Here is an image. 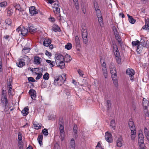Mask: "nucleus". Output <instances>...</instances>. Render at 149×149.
I'll return each mask as SVG.
<instances>
[{
  "label": "nucleus",
  "mask_w": 149,
  "mask_h": 149,
  "mask_svg": "<svg viewBox=\"0 0 149 149\" xmlns=\"http://www.w3.org/2000/svg\"><path fill=\"white\" fill-rule=\"evenodd\" d=\"M29 110V109L28 107H26L22 110L21 112L24 116H25L28 114Z\"/></svg>",
  "instance_id": "24"
},
{
  "label": "nucleus",
  "mask_w": 149,
  "mask_h": 149,
  "mask_svg": "<svg viewBox=\"0 0 149 149\" xmlns=\"http://www.w3.org/2000/svg\"><path fill=\"white\" fill-rule=\"evenodd\" d=\"M29 31L31 33H34L36 32V29L32 25H29Z\"/></svg>",
  "instance_id": "30"
},
{
  "label": "nucleus",
  "mask_w": 149,
  "mask_h": 149,
  "mask_svg": "<svg viewBox=\"0 0 149 149\" xmlns=\"http://www.w3.org/2000/svg\"><path fill=\"white\" fill-rule=\"evenodd\" d=\"M72 47V44L70 43H68L65 46V48L68 50L70 49Z\"/></svg>",
  "instance_id": "38"
},
{
  "label": "nucleus",
  "mask_w": 149,
  "mask_h": 149,
  "mask_svg": "<svg viewBox=\"0 0 149 149\" xmlns=\"http://www.w3.org/2000/svg\"><path fill=\"white\" fill-rule=\"evenodd\" d=\"M5 23L8 25L11 24L12 21L11 19L9 18L5 20Z\"/></svg>",
  "instance_id": "50"
},
{
  "label": "nucleus",
  "mask_w": 149,
  "mask_h": 149,
  "mask_svg": "<svg viewBox=\"0 0 149 149\" xmlns=\"http://www.w3.org/2000/svg\"><path fill=\"white\" fill-rule=\"evenodd\" d=\"M33 124L36 129L38 130L41 128V124L38 123L36 121H34L33 123Z\"/></svg>",
  "instance_id": "27"
},
{
  "label": "nucleus",
  "mask_w": 149,
  "mask_h": 149,
  "mask_svg": "<svg viewBox=\"0 0 149 149\" xmlns=\"http://www.w3.org/2000/svg\"><path fill=\"white\" fill-rule=\"evenodd\" d=\"M145 25L143 27V28L145 30H149V20L148 19H145Z\"/></svg>",
  "instance_id": "16"
},
{
  "label": "nucleus",
  "mask_w": 149,
  "mask_h": 149,
  "mask_svg": "<svg viewBox=\"0 0 149 149\" xmlns=\"http://www.w3.org/2000/svg\"><path fill=\"white\" fill-rule=\"evenodd\" d=\"M42 132L44 135L46 136L48 135L49 134L47 129L46 128H45L43 130H42Z\"/></svg>",
  "instance_id": "51"
},
{
  "label": "nucleus",
  "mask_w": 149,
  "mask_h": 149,
  "mask_svg": "<svg viewBox=\"0 0 149 149\" xmlns=\"http://www.w3.org/2000/svg\"><path fill=\"white\" fill-rule=\"evenodd\" d=\"M7 5V3L6 2L3 1L0 3V7H5Z\"/></svg>",
  "instance_id": "52"
},
{
  "label": "nucleus",
  "mask_w": 149,
  "mask_h": 149,
  "mask_svg": "<svg viewBox=\"0 0 149 149\" xmlns=\"http://www.w3.org/2000/svg\"><path fill=\"white\" fill-rule=\"evenodd\" d=\"M64 61H61L58 64H56L58 67H59L61 68H63L65 67V63Z\"/></svg>",
  "instance_id": "35"
},
{
  "label": "nucleus",
  "mask_w": 149,
  "mask_h": 149,
  "mask_svg": "<svg viewBox=\"0 0 149 149\" xmlns=\"http://www.w3.org/2000/svg\"><path fill=\"white\" fill-rule=\"evenodd\" d=\"M131 131V135L132 134H136V129L135 128H133L132 129H130Z\"/></svg>",
  "instance_id": "61"
},
{
  "label": "nucleus",
  "mask_w": 149,
  "mask_h": 149,
  "mask_svg": "<svg viewBox=\"0 0 149 149\" xmlns=\"http://www.w3.org/2000/svg\"><path fill=\"white\" fill-rule=\"evenodd\" d=\"M111 77L114 85L116 86H117L118 84L117 76L113 75V76Z\"/></svg>",
  "instance_id": "25"
},
{
  "label": "nucleus",
  "mask_w": 149,
  "mask_h": 149,
  "mask_svg": "<svg viewBox=\"0 0 149 149\" xmlns=\"http://www.w3.org/2000/svg\"><path fill=\"white\" fill-rule=\"evenodd\" d=\"M110 69L111 77L113 75H117L116 70L113 65L111 64L110 65Z\"/></svg>",
  "instance_id": "12"
},
{
  "label": "nucleus",
  "mask_w": 149,
  "mask_h": 149,
  "mask_svg": "<svg viewBox=\"0 0 149 149\" xmlns=\"http://www.w3.org/2000/svg\"><path fill=\"white\" fill-rule=\"evenodd\" d=\"M126 73L127 74L130 76L131 79H133V76L134 74V71L132 69H128L126 70Z\"/></svg>",
  "instance_id": "11"
},
{
  "label": "nucleus",
  "mask_w": 149,
  "mask_h": 149,
  "mask_svg": "<svg viewBox=\"0 0 149 149\" xmlns=\"http://www.w3.org/2000/svg\"><path fill=\"white\" fill-rule=\"evenodd\" d=\"M141 131H139L138 136V144L139 146H145L144 143V139L143 134L141 133Z\"/></svg>",
  "instance_id": "5"
},
{
  "label": "nucleus",
  "mask_w": 149,
  "mask_h": 149,
  "mask_svg": "<svg viewBox=\"0 0 149 149\" xmlns=\"http://www.w3.org/2000/svg\"><path fill=\"white\" fill-rule=\"evenodd\" d=\"M116 39L118 41V42L120 44H122L121 39L119 36V34L117 35H115Z\"/></svg>",
  "instance_id": "37"
},
{
  "label": "nucleus",
  "mask_w": 149,
  "mask_h": 149,
  "mask_svg": "<svg viewBox=\"0 0 149 149\" xmlns=\"http://www.w3.org/2000/svg\"><path fill=\"white\" fill-rule=\"evenodd\" d=\"M43 78L45 80H48L49 78V74L47 72H46L43 76Z\"/></svg>",
  "instance_id": "46"
},
{
  "label": "nucleus",
  "mask_w": 149,
  "mask_h": 149,
  "mask_svg": "<svg viewBox=\"0 0 149 149\" xmlns=\"http://www.w3.org/2000/svg\"><path fill=\"white\" fill-rule=\"evenodd\" d=\"M43 139V136L42 135H38V141L40 146L42 145V140Z\"/></svg>",
  "instance_id": "31"
},
{
  "label": "nucleus",
  "mask_w": 149,
  "mask_h": 149,
  "mask_svg": "<svg viewBox=\"0 0 149 149\" xmlns=\"http://www.w3.org/2000/svg\"><path fill=\"white\" fill-rule=\"evenodd\" d=\"M136 41H133L132 42V44L133 46H138L139 45V41L137 40H136Z\"/></svg>",
  "instance_id": "47"
},
{
  "label": "nucleus",
  "mask_w": 149,
  "mask_h": 149,
  "mask_svg": "<svg viewBox=\"0 0 149 149\" xmlns=\"http://www.w3.org/2000/svg\"><path fill=\"white\" fill-rule=\"evenodd\" d=\"M105 138L107 141L109 143H111L112 142V135L111 133H109L108 132H106Z\"/></svg>",
  "instance_id": "10"
},
{
  "label": "nucleus",
  "mask_w": 149,
  "mask_h": 149,
  "mask_svg": "<svg viewBox=\"0 0 149 149\" xmlns=\"http://www.w3.org/2000/svg\"><path fill=\"white\" fill-rule=\"evenodd\" d=\"M81 31L83 42L85 44H86L88 41L87 31L86 29H84L83 31L82 30Z\"/></svg>",
  "instance_id": "8"
},
{
  "label": "nucleus",
  "mask_w": 149,
  "mask_h": 149,
  "mask_svg": "<svg viewBox=\"0 0 149 149\" xmlns=\"http://www.w3.org/2000/svg\"><path fill=\"white\" fill-rule=\"evenodd\" d=\"M64 61L66 62H68L71 60V58L70 56L68 54H66L65 57H64Z\"/></svg>",
  "instance_id": "34"
},
{
  "label": "nucleus",
  "mask_w": 149,
  "mask_h": 149,
  "mask_svg": "<svg viewBox=\"0 0 149 149\" xmlns=\"http://www.w3.org/2000/svg\"><path fill=\"white\" fill-rule=\"evenodd\" d=\"M51 43V40L49 38H45L43 41V45L46 47L49 46Z\"/></svg>",
  "instance_id": "17"
},
{
  "label": "nucleus",
  "mask_w": 149,
  "mask_h": 149,
  "mask_svg": "<svg viewBox=\"0 0 149 149\" xmlns=\"http://www.w3.org/2000/svg\"><path fill=\"white\" fill-rule=\"evenodd\" d=\"M94 7L95 11L99 9V7L96 3H94Z\"/></svg>",
  "instance_id": "60"
},
{
  "label": "nucleus",
  "mask_w": 149,
  "mask_h": 149,
  "mask_svg": "<svg viewBox=\"0 0 149 149\" xmlns=\"http://www.w3.org/2000/svg\"><path fill=\"white\" fill-rule=\"evenodd\" d=\"M146 44L144 39H141L139 41V45L137 46L136 49V51L139 54L141 52L143 47L146 46Z\"/></svg>",
  "instance_id": "3"
},
{
  "label": "nucleus",
  "mask_w": 149,
  "mask_h": 149,
  "mask_svg": "<svg viewBox=\"0 0 149 149\" xmlns=\"http://www.w3.org/2000/svg\"><path fill=\"white\" fill-rule=\"evenodd\" d=\"M107 107L109 108L111 106V101L110 100H108L107 101Z\"/></svg>",
  "instance_id": "64"
},
{
  "label": "nucleus",
  "mask_w": 149,
  "mask_h": 149,
  "mask_svg": "<svg viewBox=\"0 0 149 149\" xmlns=\"http://www.w3.org/2000/svg\"><path fill=\"white\" fill-rule=\"evenodd\" d=\"M28 80L29 82H34L35 81V79L32 77H29Z\"/></svg>",
  "instance_id": "62"
},
{
  "label": "nucleus",
  "mask_w": 149,
  "mask_h": 149,
  "mask_svg": "<svg viewBox=\"0 0 149 149\" xmlns=\"http://www.w3.org/2000/svg\"><path fill=\"white\" fill-rule=\"evenodd\" d=\"M113 51L116 57L120 56V54L118 48H117L116 49L114 50Z\"/></svg>",
  "instance_id": "40"
},
{
  "label": "nucleus",
  "mask_w": 149,
  "mask_h": 149,
  "mask_svg": "<svg viewBox=\"0 0 149 149\" xmlns=\"http://www.w3.org/2000/svg\"><path fill=\"white\" fill-rule=\"evenodd\" d=\"M18 146L19 149H23V144L22 141H17Z\"/></svg>",
  "instance_id": "42"
},
{
  "label": "nucleus",
  "mask_w": 149,
  "mask_h": 149,
  "mask_svg": "<svg viewBox=\"0 0 149 149\" xmlns=\"http://www.w3.org/2000/svg\"><path fill=\"white\" fill-rule=\"evenodd\" d=\"M147 108H143L144 112L145 115L147 116H149V112L147 110Z\"/></svg>",
  "instance_id": "55"
},
{
  "label": "nucleus",
  "mask_w": 149,
  "mask_h": 149,
  "mask_svg": "<svg viewBox=\"0 0 149 149\" xmlns=\"http://www.w3.org/2000/svg\"><path fill=\"white\" fill-rule=\"evenodd\" d=\"M102 67L104 77L105 78H107V72L106 64L104 61L102 64Z\"/></svg>",
  "instance_id": "9"
},
{
  "label": "nucleus",
  "mask_w": 149,
  "mask_h": 149,
  "mask_svg": "<svg viewBox=\"0 0 149 149\" xmlns=\"http://www.w3.org/2000/svg\"><path fill=\"white\" fill-rule=\"evenodd\" d=\"M116 60L117 63L118 64L120 63L121 62V59H120V56H118V57H116Z\"/></svg>",
  "instance_id": "59"
},
{
  "label": "nucleus",
  "mask_w": 149,
  "mask_h": 149,
  "mask_svg": "<svg viewBox=\"0 0 149 149\" xmlns=\"http://www.w3.org/2000/svg\"><path fill=\"white\" fill-rule=\"evenodd\" d=\"M28 33L27 29L23 26H22L21 34L23 36H25Z\"/></svg>",
  "instance_id": "26"
},
{
  "label": "nucleus",
  "mask_w": 149,
  "mask_h": 149,
  "mask_svg": "<svg viewBox=\"0 0 149 149\" xmlns=\"http://www.w3.org/2000/svg\"><path fill=\"white\" fill-rule=\"evenodd\" d=\"M143 108H147L149 105V102L145 98H143Z\"/></svg>",
  "instance_id": "20"
},
{
  "label": "nucleus",
  "mask_w": 149,
  "mask_h": 149,
  "mask_svg": "<svg viewBox=\"0 0 149 149\" xmlns=\"http://www.w3.org/2000/svg\"><path fill=\"white\" fill-rule=\"evenodd\" d=\"M18 138L17 141H22V135L21 132H19L18 133Z\"/></svg>",
  "instance_id": "43"
},
{
  "label": "nucleus",
  "mask_w": 149,
  "mask_h": 149,
  "mask_svg": "<svg viewBox=\"0 0 149 149\" xmlns=\"http://www.w3.org/2000/svg\"><path fill=\"white\" fill-rule=\"evenodd\" d=\"M113 29L114 33L115 35H117L118 34H119L118 30L117 28L115 26L113 27Z\"/></svg>",
  "instance_id": "48"
},
{
  "label": "nucleus",
  "mask_w": 149,
  "mask_h": 149,
  "mask_svg": "<svg viewBox=\"0 0 149 149\" xmlns=\"http://www.w3.org/2000/svg\"><path fill=\"white\" fill-rule=\"evenodd\" d=\"M42 61L41 58L38 56H35L34 57V62L35 64L38 65L40 64Z\"/></svg>",
  "instance_id": "21"
},
{
  "label": "nucleus",
  "mask_w": 149,
  "mask_h": 149,
  "mask_svg": "<svg viewBox=\"0 0 149 149\" xmlns=\"http://www.w3.org/2000/svg\"><path fill=\"white\" fill-rule=\"evenodd\" d=\"M128 125L130 129L134 128L135 126L133 122L132 119H130L129 120Z\"/></svg>",
  "instance_id": "28"
},
{
  "label": "nucleus",
  "mask_w": 149,
  "mask_h": 149,
  "mask_svg": "<svg viewBox=\"0 0 149 149\" xmlns=\"http://www.w3.org/2000/svg\"><path fill=\"white\" fill-rule=\"evenodd\" d=\"M52 29L53 31L55 32L59 31L60 30V28L57 25H55L54 26H53Z\"/></svg>",
  "instance_id": "44"
},
{
  "label": "nucleus",
  "mask_w": 149,
  "mask_h": 149,
  "mask_svg": "<svg viewBox=\"0 0 149 149\" xmlns=\"http://www.w3.org/2000/svg\"><path fill=\"white\" fill-rule=\"evenodd\" d=\"M110 126L114 130L115 129V121L113 120H112L110 123Z\"/></svg>",
  "instance_id": "39"
},
{
  "label": "nucleus",
  "mask_w": 149,
  "mask_h": 149,
  "mask_svg": "<svg viewBox=\"0 0 149 149\" xmlns=\"http://www.w3.org/2000/svg\"><path fill=\"white\" fill-rule=\"evenodd\" d=\"M70 149H75V142L74 139H72L70 142Z\"/></svg>",
  "instance_id": "29"
},
{
  "label": "nucleus",
  "mask_w": 149,
  "mask_h": 149,
  "mask_svg": "<svg viewBox=\"0 0 149 149\" xmlns=\"http://www.w3.org/2000/svg\"><path fill=\"white\" fill-rule=\"evenodd\" d=\"M15 7L16 9L18 10L19 11L20 10H21L22 9L20 5L18 4H16L15 6Z\"/></svg>",
  "instance_id": "57"
},
{
  "label": "nucleus",
  "mask_w": 149,
  "mask_h": 149,
  "mask_svg": "<svg viewBox=\"0 0 149 149\" xmlns=\"http://www.w3.org/2000/svg\"><path fill=\"white\" fill-rule=\"evenodd\" d=\"M65 76L66 74L63 75L56 77L54 81V85L60 86L63 84L66 79Z\"/></svg>",
  "instance_id": "2"
},
{
  "label": "nucleus",
  "mask_w": 149,
  "mask_h": 149,
  "mask_svg": "<svg viewBox=\"0 0 149 149\" xmlns=\"http://www.w3.org/2000/svg\"><path fill=\"white\" fill-rule=\"evenodd\" d=\"M19 11V15L20 16H24L25 15H26L25 11L23 9L20 10Z\"/></svg>",
  "instance_id": "45"
},
{
  "label": "nucleus",
  "mask_w": 149,
  "mask_h": 149,
  "mask_svg": "<svg viewBox=\"0 0 149 149\" xmlns=\"http://www.w3.org/2000/svg\"><path fill=\"white\" fill-rule=\"evenodd\" d=\"M57 14L58 16L57 17L58 19L59 20L60 22H62L63 23H64V22H65V19H64L63 17L61 16L60 13H59V14Z\"/></svg>",
  "instance_id": "33"
},
{
  "label": "nucleus",
  "mask_w": 149,
  "mask_h": 149,
  "mask_svg": "<svg viewBox=\"0 0 149 149\" xmlns=\"http://www.w3.org/2000/svg\"><path fill=\"white\" fill-rule=\"evenodd\" d=\"M29 12L31 15H34L38 13L37 9L34 6L30 7L29 8Z\"/></svg>",
  "instance_id": "13"
},
{
  "label": "nucleus",
  "mask_w": 149,
  "mask_h": 149,
  "mask_svg": "<svg viewBox=\"0 0 149 149\" xmlns=\"http://www.w3.org/2000/svg\"><path fill=\"white\" fill-rule=\"evenodd\" d=\"M29 93L31 98L33 100H35L36 96V91L33 89H31L29 91Z\"/></svg>",
  "instance_id": "14"
},
{
  "label": "nucleus",
  "mask_w": 149,
  "mask_h": 149,
  "mask_svg": "<svg viewBox=\"0 0 149 149\" xmlns=\"http://www.w3.org/2000/svg\"><path fill=\"white\" fill-rule=\"evenodd\" d=\"M73 1L76 9L78 10L79 8L78 0H73Z\"/></svg>",
  "instance_id": "41"
},
{
  "label": "nucleus",
  "mask_w": 149,
  "mask_h": 149,
  "mask_svg": "<svg viewBox=\"0 0 149 149\" xmlns=\"http://www.w3.org/2000/svg\"><path fill=\"white\" fill-rule=\"evenodd\" d=\"M127 16L128 18L129 21L132 24H134L136 22L135 19H134L132 17L130 16L129 14H127Z\"/></svg>",
  "instance_id": "32"
},
{
  "label": "nucleus",
  "mask_w": 149,
  "mask_h": 149,
  "mask_svg": "<svg viewBox=\"0 0 149 149\" xmlns=\"http://www.w3.org/2000/svg\"><path fill=\"white\" fill-rule=\"evenodd\" d=\"M62 123L61 121L59 122V124L60 125L59 130L60 131V136L61 141H63L64 138V130L63 126L62 124H61V123Z\"/></svg>",
  "instance_id": "7"
},
{
  "label": "nucleus",
  "mask_w": 149,
  "mask_h": 149,
  "mask_svg": "<svg viewBox=\"0 0 149 149\" xmlns=\"http://www.w3.org/2000/svg\"><path fill=\"white\" fill-rule=\"evenodd\" d=\"M30 51V48L27 47H24L22 50V53L23 54H26Z\"/></svg>",
  "instance_id": "36"
},
{
  "label": "nucleus",
  "mask_w": 149,
  "mask_h": 149,
  "mask_svg": "<svg viewBox=\"0 0 149 149\" xmlns=\"http://www.w3.org/2000/svg\"><path fill=\"white\" fill-rule=\"evenodd\" d=\"M98 18V21L99 23H100V25H101V24L103 23V19L102 18V16H101V17H97Z\"/></svg>",
  "instance_id": "53"
},
{
  "label": "nucleus",
  "mask_w": 149,
  "mask_h": 149,
  "mask_svg": "<svg viewBox=\"0 0 149 149\" xmlns=\"http://www.w3.org/2000/svg\"><path fill=\"white\" fill-rule=\"evenodd\" d=\"M123 141L121 137L118 138L117 140V145L119 147H121L123 144Z\"/></svg>",
  "instance_id": "22"
},
{
  "label": "nucleus",
  "mask_w": 149,
  "mask_h": 149,
  "mask_svg": "<svg viewBox=\"0 0 149 149\" xmlns=\"http://www.w3.org/2000/svg\"><path fill=\"white\" fill-rule=\"evenodd\" d=\"M56 61H51V62L49 64V65L51 67H53L55 65Z\"/></svg>",
  "instance_id": "63"
},
{
  "label": "nucleus",
  "mask_w": 149,
  "mask_h": 149,
  "mask_svg": "<svg viewBox=\"0 0 149 149\" xmlns=\"http://www.w3.org/2000/svg\"><path fill=\"white\" fill-rule=\"evenodd\" d=\"M96 12L97 17L99 16L101 17L102 16L101 11L100 9L96 11Z\"/></svg>",
  "instance_id": "54"
},
{
  "label": "nucleus",
  "mask_w": 149,
  "mask_h": 149,
  "mask_svg": "<svg viewBox=\"0 0 149 149\" xmlns=\"http://www.w3.org/2000/svg\"><path fill=\"white\" fill-rule=\"evenodd\" d=\"M75 40L76 44V48H79L80 47V40L78 37L77 36H76L75 37Z\"/></svg>",
  "instance_id": "19"
},
{
  "label": "nucleus",
  "mask_w": 149,
  "mask_h": 149,
  "mask_svg": "<svg viewBox=\"0 0 149 149\" xmlns=\"http://www.w3.org/2000/svg\"><path fill=\"white\" fill-rule=\"evenodd\" d=\"M96 149H104L101 147L100 143L98 142L97 143V145L96 146Z\"/></svg>",
  "instance_id": "56"
},
{
  "label": "nucleus",
  "mask_w": 149,
  "mask_h": 149,
  "mask_svg": "<svg viewBox=\"0 0 149 149\" xmlns=\"http://www.w3.org/2000/svg\"><path fill=\"white\" fill-rule=\"evenodd\" d=\"M25 59H21L18 60V62L17 63V65L19 67H23L25 65V63L24 62Z\"/></svg>",
  "instance_id": "15"
},
{
  "label": "nucleus",
  "mask_w": 149,
  "mask_h": 149,
  "mask_svg": "<svg viewBox=\"0 0 149 149\" xmlns=\"http://www.w3.org/2000/svg\"><path fill=\"white\" fill-rule=\"evenodd\" d=\"M7 13V16L8 17H10L13 13V10L10 7L6 9Z\"/></svg>",
  "instance_id": "18"
},
{
  "label": "nucleus",
  "mask_w": 149,
  "mask_h": 149,
  "mask_svg": "<svg viewBox=\"0 0 149 149\" xmlns=\"http://www.w3.org/2000/svg\"><path fill=\"white\" fill-rule=\"evenodd\" d=\"M1 102L3 103L5 106H6L8 104V100L6 96V91L3 90L2 92V95L1 97Z\"/></svg>",
  "instance_id": "4"
},
{
  "label": "nucleus",
  "mask_w": 149,
  "mask_h": 149,
  "mask_svg": "<svg viewBox=\"0 0 149 149\" xmlns=\"http://www.w3.org/2000/svg\"><path fill=\"white\" fill-rule=\"evenodd\" d=\"M73 131L74 132V137L76 138L78 137L77 135V127L76 125H74L73 127Z\"/></svg>",
  "instance_id": "23"
},
{
  "label": "nucleus",
  "mask_w": 149,
  "mask_h": 149,
  "mask_svg": "<svg viewBox=\"0 0 149 149\" xmlns=\"http://www.w3.org/2000/svg\"><path fill=\"white\" fill-rule=\"evenodd\" d=\"M77 72L79 74L80 76H81L82 77H83V76L84 75L83 72L80 70V69H78L77 70Z\"/></svg>",
  "instance_id": "58"
},
{
  "label": "nucleus",
  "mask_w": 149,
  "mask_h": 149,
  "mask_svg": "<svg viewBox=\"0 0 149 149\" xmlns=\"http://www.w3.org/2000/svg\"><path fill=\"white\" fill-rule=\"evenodd\" d=\"M40 72V73H37L36 72L35 73L37 75V77L36 78V80L39 79L42 77V74L41 73V72Z\"/></svg>",
  "instance_id": "49"
},
{
  "label": "nucleus",
  "mask_w": 149,
  "mask_h": 149,
  "mask_svg": "<svg viewBox=\"0 0 149 149\" xmlns=\"http://www.w3.org/2000/svg\"><path fill=\"white\" fill-rule=\"evenodd\" d=\"M55 58L56 64H58L61 61H64V56L60 54H56L55 55Z\"/></svg>",
  "instance_id": "6"
},
{
  "label": "nucleus",
  "mask_w": 149,
  "mask_h": 149,
  "mask_svg": "<svg viewBox=\"0 0 149 149\" xmlns=\"http://www.w3.org/2000/svg\"><path fill=\"white\" fill-rule=\"evenodd\" d=\"M47 3L52 4L54 13L59 14L61 6L57 0H46Z\"/></svg>",
  "instance_id": "1"
}]
</instances>
